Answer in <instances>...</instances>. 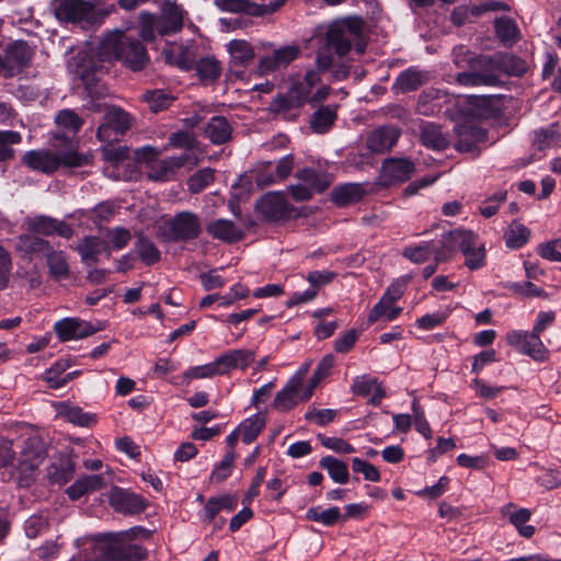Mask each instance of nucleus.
<instances>
[{"mask_svg":"<svg viewBox=\"0 0 561 561\" xmlns=\"http://www.w3.org/2000/svg\"><path fill=\"white\" fill-rule=\"evenodd\" d=\"M513 295L524 297V298H534V297H546V291L535 285L534 283L526 282H511L505 285Z\"/></svg>","mask_w":561,"mask_h":561,"instance_id":"nucleus-58","label":"nucleus"},{"mask_svg":"<svg viewBox=\"0 0 561 561\" xmlns=\"http://www.w3.org/2000/svg\"><path fill=\"white\" fill-rule=\"evenodd\" d=\"M466 115L472 119H496L502 115L500 95H471Z\"/></svg>","mask_w":561,"mask_h":561,"instance_id":"nucleus-18","label":"nucleus"},{"mask_svg":"<svg viewBox=\"0 0 561 561\" xmlns=\"http://www.w3.org/2000/svg\"><path fill=\"white\" fill-rule=\"evenodd\" d=\"M206 231L214 239L233 244L244 238V232L230 219H215L206 226Z\"/></svg>","mask_w":561,"mask_h":561,"instance_id":"nucleus-26","label":"nucleus"},{"mask_svg":"<svg viewBox=\"0 0 561 561\" xmlns=\"http://www.w3.org/2000/svg\"><path fill=\"white\" fill-rule=\"evenodd\" d=\"M102 67L93 64L82 65L79 71L80 78L88 94L98 98V84L101 80Z\"/></svg>","mask_w":561,"mask_h":561,"instance_id":"nucleus-53","label":"nucleus"},{"mask_svg":"<svg viewBox=\"0 0 561 561\" xmlns=\"http://www.w3.org/2000/svg\"><path fill=\"white\" fill-rule=\"evenodd\" d=\"M319 467L325 470L333 482L346 484L350 481L347 463L333 456H324L319 461Z\"/></svg>","mask_w":561,"mask_h":561,"instance_id":"nucleus-42","label":"nucleus"},{"mask_svg":"<svg viewBox=\"0 0 561 561\" xmlns=\"http://www.w3.org/2000/svg\"><path fill=\"white\" fill-rule=\"evenodd\" d=\"M175 99L170 91L163 89L147 90L141 96V100L148 104L149 110L156 114L168 110Z\"/></svg>","mask_w":561,"mask_h":561,"instance_id":"nucleus-43","label":"nucleus"},{"mask_svg":"<svg viewBox=\"0 0 561 561\" xmlns=\"http://www.w3.org/2000/svg\"><path fill=\"white\" fill-rule=\"evenodd\" d=\"M286 0H274L268 4H260L251 0H215L216 5L226 12L241 13L249 16H264L279 10Z\"/></svg>","mask_w":561,"mask_h":561,"instance_id":"nucleus-12","label":"nucleus"},{"mask_svg":"<svg viewBox=\"0 0 561 561\" xmlns=\"http://www.w3.org/2000/svg\"><path fill=\"white\" fill-rule=\"evenodd\" d=\"M415 163L408 158L390 157L383 160L380 181L383 186H392L407 182L415 172Z\"/></svg>","mask_w":561,"mask_h":561,"instance_id":"nucleus-11","label":"nucleus"},{"mask_svg":"<svg viewBox=\"0 0 561 561\" xmlns=\"http://www.w3.org/2000/svg\"><path fill=\"white\" fill-rule=\"evenodd\" d=\"M134 247L138 257L147 266H152L161 260V252L158 247L142 233L137 236Z\"/></svg>","mask_w":561,"mask_h":561,"instance_id":"nucleus-46","label":"nucleus"},{"mask_svg":"<svg viewBox=\"0 0 561 561\" xmlns=\"http://www.w3.org/2000/svg\"><path fill=\"white\" fill-rule=\"evenodd\" d=\"M233 67H247L255 57L254 49L250 43L244 39H232L227 44Z\"/></svg>","mask_w":561,"mask_h":561,"instance_id":"nucleus-41","label":"nucleus"},{"mask_svg":"<svg viewBox=\"0 0 561 561\" xmlns=\"http://www.w3.org/2000/svg\"><path fill=\"white\" fill-rule=\"evenodd\" d=\"M456 141L454 148L458 152L480 151L479 145L488 138V130L474 122V119L465 115L461 123L456 124Z\"/></svg>","mask_w":561,"mask_h":561,"instance_id":"nucleus-8","label":"nucleus"},{"mask_svg":"<svg viewBox=\"0 0 561 561\" xmlns=\"http://www.w3.org/2000/svg\"><path fill=\"white\" fill-rule=\"evenodd\" d=\"M106 55L122 61L133 71H140L149 61L146 47L140 39L126 35L123 31L108 33L101 42Z\"/></svg>","mask_w":561,"mask_h":561,"instance_id":"nucleus-1","label":"nucleus"},{"mask_svg":"<svg viewBox=\"0 0 561 561\" xmlns=\"http://www.w3.org/2000/svg\"><path fill=\"white\" fill-rule=\"evenodd\" d=\"M495 55H477L468 59L469 70L457 75V82L463 87H501Z\"/></svg>","mask_w":561,"mask_h":561,"instance_id":"nucleus-3","label":"nucleus"},{"mask_svg":"<svg viewBox=\"0 0 561 561\" xmlns=\"http://www.w3.org/2000/svg\"><path fill=\"white\" fill-rule=\"evenodd\" d=\"M352 469L356 473H363L367 481L378 482L381 479L379 470L373 463L358 457L352 459Z\"/></svg>","mask_w":561,"mask_h":561,"instance_id":"nucleus-64","label":"nucleus"},{"mask_svg":"<svg viewBox=\"0 0 561 561\" xmlns=\"http://www.w3.org/2000/svg\"><path fill=\"white\" fill-rule=\"evenodd\" d=\"M265 426V419L259 413L251 415L241 422L238 426L241 433V440L245 445L252 444Z\"/></svg>","mask_w":561,"mask_h":561,"instance_id":"nucleus-50","label":"nucleus"},{"mask_svg":"<svg viewBox=\"0 0 561 561\" xmlns=\"http://www.w3.org/2000/svg\"><path fill=\"white\" fill-rule=\"evenodd\" d=\"M115 531L95 534L90 538L88 561H116L118 538Z\"/></svg>","mask_w":561,"mask_h":561,"instance_id":"nucleus-14","label":"nucleus"},{"mask_svg":"<svg viewBox=\"0 0 561 561\" xmlns=\"http://www.w3.org/2000/svg\"><path fill=\"white\" fill-rule=\"evenodd\" d=\"M27 228L38 237L59 236L64 239H71L73 229L65 220H58L47 215H38L27 221Z\"/></svg>","mask_w":561,"mask_h":561,"instance_id":"nucleus-16","label":"nucleus"},{"mask_svg":"<svg viewBox=\"0 0 561 561\" xmlns=\"http://www.w3.org/2000/svg\"><path fill=\"white\" fill-rule=\"evenodd\" d=\"M53 245L50 242L35 233H23L16 238L15 250L30 261L46 255Z\"/></svg>","mask_w":561,"mask_h":561,"instance_id":"nucleus-25","label":"nucleus"},{"mask_svg":"<svg viewBox=\"0 0 561 561\" xmlns=\"http://www.w3.org/2000/svg\"><path fill=\"white\" fill-rule=\"evenodd\" d=\"M215 180V170L203 168L187 179V187L192 194H198L209 186Z\"/></svg>","mask_w":561,"mask_h":561,"instance_id":"nucleus-56","label":"nucleus"},{"mask_svg":"<svg viewBox=\"0 0 561 561\" xmlns=\"http://www.w3.org/2000/svg\"><path fill=\"white\" fill-rule=\"evenodd\" d=\"M105 485L101 474L84 476L67 488L66 493L70 500L77 501L88 493L99 491Z\"/></svg>","mask_w":561,"mask_h":561,"instance_id":"nucleus-34","label":"nucleus"},{"mask_svg":"<svg viewBox=\"0 0 561 561\" xmlns=\"http://www.w3.org/2000/svg\"><path fill=\"white\" fill-rule=\"evenodd\" d=\"M462 229H455L442 234L440 239L431 240V252L434 262L444 263L449 261L458 251Z\"/></svg>","mask_w":561,"mask_h":561,"instance_id":"nucleus-22","label":"nucleus"},{"mask_svg":"<svg viewBox=\"0 0 561 561\" xmlns=\"http://www.w3.org/2000/svg\"><path fill=\"white\" fill-rule=\"evenodd\" d=\"M157 22V33L161 36H169L181 32L183 28L182 9L176 4H172Z\"/></svg>","mask_w":561,"mask_h":561,"instance_id":"nucleus-36","label":"nucleus"},{"mask_svg":"<svg viewBox=\"0 0 561 561\" xmlns=\"http://www.w3.org/2000/svg\"><path fill=\"white\" fill-rule=\"evenodd\" d=\"M428 81L427 71L420 70L411 66L402 70L392 85V89H398L402 93H410L419 90Z\"/></svg>","mask_w":561,"mask_h":561,"instance_id":"nucleus-28","label":"nucleus"},{"mask_svg":"<svg viewBox=\"0 0 561 561\" xmlns=\"http://www.w3.org/2000/svg\"><path fill=\"white\" fill-rule=\"evenodd\" d=\"M407 282L403 279L393 280L385 290L378 302L370 309L367 317V324L371 325L379 321V316L383 313L387 305H393L404 294Z\"/></svg>","mask_w":561,"mask_h":561,"instance_id":"nucleus-23","label":"nucleus"},{"mask_svg":"<svg viewBox=\"0 0 561 561\" xmlns=\"http://www.w3.org/2000/svg\"><path fill=\"white\" fill-rule=\"evenodd\" d=\"M55 123L69 134L76 135L83 125V119L73 111L64 108L55 117Z\"/></svg>","mask_w":561,"mask_h":561,"instance_id":"nucleus-55","label":"nucleus"},{"mask_svg":"<svg viewBox=\"0 0 561 561\" xmlns=\"http://www.w3.org/2000/svg\"><path fill=\"white\" fill-rule=\"evenodd\" d=\"M364 21L359 16H348L331 23L325 32L324 47L339 57L346 56L353 45V38L363 34Z\"/></svg>","mask_w":561,"mask_h":561,"instance_id":"nucleus-2","label":"nucleus"},{"mask_svg":"<svg viewBox=\"0 0 561 561\" xmlns=\"http://www.w3.org/2000/svg\"><path fill=\"white\" fill-rule=\"evenodd\" d=\"M420 138L422 145L432 150L442 151L449 146V141L442 133L440 126L431 122L422 125Z\"/></svg>","mask_w":561,"mask_h":561,"instance_id":"nucleus-39","label":"nucleus"},{"mask_svg":"<svg viewBox=\"0 0 561 561\" xmlns=\"http://www.w3.org/2000/svg\"><path fill=\"white\" fill-rule=\"evenodd\" d=\"M236 458V453L233 450H228L224 458L215 465L210 473V480L215 483H222L226 481L232 474Z\"/></svg>","mask_w":561,"mask_h":561,"instance_id":"nucleus-54","label":"nucleus"},{"mask_svg":"<svg viewBox=\"0 0 561 561\" xmlns=\"http://www.w3.org/2000/svg\"><path fill=\"white\" fill-rule=\"evenodd\" d=\"M59 413L67 422L77 426L92 427L98 423L96 414L84 412L81 407L76 404L62 403Z\"/></svg>","mask_w":561,"mask_h":561,"instance_id":"nucleus-40","label":"nucleus"},{"mask_svg":"<svg viewBox=\"0 0 561 561\" xmlns=\"http://www.w3.org/2000/svg\"><path fill=\"white\" fill-rule=\"evenodd\" d=\"M194 69L203 84H209L221 76V65L215 57H203L195 61Z\"/></svg>","mask_w":561,"mask_h":561,"instance_id":"nucleus-45","label":"nucleus"},{"mask_svg":"<svg viewBox=\"0 0 561 561\" xmlns=\"http://www.w3.org/2000/svg\"><path fill=\"white\" fill-rule=\"evenodd\" d=\"M377 383L376 377L366 374L354 378L351 390L353 394L366 398L373 392Z\"/></svg>","mask_w":561,"mask_h":561,"instance_id":"nucleus-63","label":"nucleus"},{"mask_svg":"<svg viewBox=\"0 0 561 561\" xmlns=\"http://www.w3.org/2000/svg\"><path fill=\"white\" fill-rule=\"evenodd\" d=\"M116 561H144L148 558V550L142 545L134 543L117 537Z\"/></svg>","mask_w":561,"mask_h":561,"instance_id":"nucleus-47","label":"nucleus"},{"mask_svg":"<svg viewBox=\"0 0 561 561\" xmlns=\"http://www.w3.org/2000/svg\"><path fill=\"white\" fill-rule=\"evenodd\" d=\"M306 387L302 378L298 375L293 376L286 385L276 393L273 401V408L279 412L293 410L300 402H306L310 398H305Z\"/></svg>","mask_w":561,"mask_h":561,"instance_id":"nucleus-13","label":"nucleus"},{"mask_svg":"<svg viewBox=\"0 0 561 561\" xmlns=\"http://www.w3.org/2000/svg\"><path fill=\"white\" fill-rule=\"evenodd\" d=\"M22 161L31 170L46 174H51L58 170L56 153L48 150H30L24 153Z\"/></svg>","mask_w":561,"mask_h":561,"instance_id":"nucleus-29","label":"nucleus"},{"mask_svg":"<svg viewBox=\"0 0 561 561\" xmlns=\"http://www.w3.org/2000/svg\"><path fill=\"white\" fill-rule=\"evenodd\" d=\"M130 128V116L119 107H114L104 116V122L98 127L96 137L100 141H111L124 135Z\"/></svg>","mask_w":561,"mask_h":561,"instance_id":"nucleus-15","label":"nucleus"},{"mask_svg":"<svg viewBox=\"0 0 561 561\" xmlns=\"http://www.w3.org/2000/svg\"><path fill=\"white\" fill-rule=\"evenodd\" d=\"M58 169L64 168H81L93 163V154L91 152H79L77 150H64L56 153Z\"/></svg>","mask_w":561,"mask_h":561,"instance_id":"nucleus-49","label":"nucleus"},{"mask_svg":"<svg viewBox=\"0 0 561 561\" xmlns=\"http://www.w3.org/2000/svg\"><path fill=\"white\" fill-rule=\"evenodd\" d=\"M140 30L139 35L145 42H153L156 39L157 32V19L156 16L147 11H142L139 14Z\"/></svg>","mask_w":561,"mask_h":561,"instance_id":"nucleus-62","label":"nucleus"},{"mask_svg":"<svg viewBox=\"0 0 561 561\" xmlns=\"http://www.w3.org/2000/svg\"><path fill=\"white\" fill-rule=\"evenodd\" d=\"M22 136L19 131L14 130H0V162L11 160L14 151L10 145L20 144Z\"/></svg>","mask_w":561,"mask_h":561,"instance_id":"nucleus-59","label":"nucleus"},{"mask_svg":"<svg viewBox=\"0 0 561 561\" xmlns=\"http://www.w3.org/2000/svg\"><path fill=\"white\" fill-rule=\"evenodd\" d=\"M106 241L108 243V252L119 251L128 245L131 240V233L127 228L114 227L106 231Z\"/></svg>","mask_w":561,"mask_h":561,"instance_id":"nucleus-57","label":"nucleus"},{"mask_svg":"<svg viewBox=\"0 0 561 561\" xmlns=\"http://www.w3.org/2000/svg\"><path fill=\"white\" fill-rule=\"evenodd\" d=\"M116 561H144L148 558V550L142 545L134 543L117 537Z\"/></svg>","mask_w":561,"mask_h":561,"instance_id":"nucleus-48","label":"nucleus"},{"mask_svg":"<svg viewBox=\"0 0 561 561\" xmlns=\"http://www.w3.org/2000/svg\"><path fill=\"white\" fill-rule=\"evenodd\" d=\"M233 128L221 115L213 116L205 126L204 135L214 145L227 144L232 137Z\"/></svg>","mask_w":561,"mask_h":561,"instance_id":"nucleus-30","label":"nucleus"},{"mask_svg":"<svg viewBox=\"0 0 561 561\" xmlns=\"http://www.w3.org/2000/svg\"><path fill=\"white\" fill-rule=\"evenodd\" d=\"M501 513L516 528L519 536L529 539L535 535L536 528L533 525H527L531 518L530 510L517 508L516 504L508 503L502 507Z\"/></svg>","mask_w":561,"mask_h":561,"instance_id":"nucleus-24","label":"nucleus"},{"mask_svg":"<svg viewBox=\"0 0 561 561\" xmlns=\"http://www.w3.org/2000/svg\"><path fill=\"white\" fill-rule=\"evenodd\" d=\"M400 136V129L393 125L379 126L369 133L367 148L374 153H386L397 145Z\"/></svg>","mask_w":561,"mask_h":561,"instance_id":"nucleus-21","label":"nucleus"},{"mask_svg":"<svg viewBox=\"0 0 561 561\" xmlns=\"http://www.w3.org/2000/svg\"><path fill=\"white\" fill-rule=\"evenodd\" d=\"M402 255L415 264L428 261L432 257L430 241H422L416 245L405 247Z\"/></svg>","mask_w":561,"mask_h":561,"instance_id":"nucleus-60","label":"nucleus"},{"mask_svg":"<svg viewBox=\"0 0 561 561\" xmlns=\"http://www.w3.org/2000/svg\"><path fill=\"white\" fill-rule=\"evenodd\" d=\"M45 257L49 276L54 280L60 282L69 278L70 266L68 263V255L65 251L56 250L51 247Z\"/></svg>","mask_w":561,"mask_h":561,"instance_id":"nucleus-32","label":"nucleus"},{"mask_svg":"<svg viewBox=\"0 0 561 561\" xmlns=\"http://www.w3.org/2000/svg\"><path fill=\"white\" fill-rule=\"evenodd\" d=\"M366 190L360 183H344L335 186L330 193L331 202L337 207H346L360 202Z\"/></svg>","mask_w":561,"mask_h":561,"instance_id":"nucleus-27","label":"nucleus"},{"mask_svg":"<svg viewBox=\"0 0 561 561\" xmlns=\"http://www.w3.org/2000/svg\"><path fill=\"white\" fill-rule=\"evenodd\" d=\"M8 57L18 66H26L32 58L31 49L25 41H16L8 48Z\"/></svg>","mask_w":561,"mask_h":561,"instance_id":"nucleus-61","label":"nucleus"},{"mask_svg":"<svg viewBox=\"0 0 561 561\" xmlns=\"http://www.w3.org/2000/svg\"><path fill=\"white\" fill-rule=\"evenodd\" d=\"M105 251L110 256L108 243L95 236H88L83 239L82 243L78 247V252L81 260L87 265L96 264L99 255Z\"/></svg>","mask_w":561,"mask_h":561,"instance_id":"nucleus-35","label":"nucleus"},{"mask_svg":"<svg viewBox=\"0 0 561 561\" xmlns=\"http://www.w3.org/2000/svg\"><path fill=\"white\" fill-rule=\"evenodd\" d=\"M298 45H286L273 51L270 56H264L259 60L260 75H268L282 68H286L300 56Z\"/></svg>","mask_w":561,"mask_h":561,"instance_id":"nucleus-19","label":"nucleus"},{"mask_svg":"<svg viewBox=\"0 0 561 561\" xmlns=\"http://www.w3.org/2000/svg\"><path fill=\"white\" fill-rule=\"evenodd\" d=\"M47 456V444L39 435H32L23 442L21 457L15 459L14 472L12 478L16 479L19 484L28 485L34 471Z\"/></svg>","mask_w":561,"mask_h":561,"instance_id":"nucleus-4","label":"nucleus"},{"mask_svg":"<svg viewBox=\"0 0 561 561\" xmlns=\"http://www.w3.org/2000/svg\"><path fill=\"white\" fill-rule=\"evenodd\" d=\"M306 519L322 524L325 527H334L342 522V514L337 506L322 510L321 506H312L306 512Z\"/></svg>","mask_w":561,"mask_h":561,"instance_id":"nucleus-44","label":"nucleus"},{"mask_svg":"<svg viewBox=\"0 0 561 561\" xmlns=\"http://www.w3.org/2000/svg\"><path fill=\"white\" fill-rule=\"evenodd\" d=\"M530 238V230L523 224L513 222L504 232L505 245L512 250L523 248Z\"/></svg>","mask_w":561,"mask_h":561,"instance_id":"nucleus-51","label":"nucleus"},{"mask_svg":"<svg viewBox=\"0 0 561 561\" xmlns=\"http://www.w3.org/2000/svg\"><path fill=\"white\" fill-rule=\"evenodd\" d=\"M202 233V224L198 216L192 211H180L167 224L163 238L169 242H188Z\"/></svg>","mask_w":561,"mask_h":561,"instance_id":"nucleus-5","label":"nucleus"},{"mask_svg":"<svg viewBox=\"0 0 561 561\" xmlns=\"http://www.w3.org/2000/svg\"><path fill=\"white\" fill-rule=\"evenodd\" d=\"M495 64L500 78L502 75L523 77L527 72V62L522 57L508 53H495Z\"/></svg>","mask_w":561,"mask_h":561,"instance_id":"nucleus-31","label":"nucleus"},{"mask_svg":"<svg viewBox=\"0 0 561 561\" xmlns=\"http://www.w3.org/2000/svg\"><path fill=\"white\" fill-rule=\"evenodd\" d=\"M255 208L265 221L277 222L288 214L287 202L278 192H271L257 201Z\"/></svg>","mask_w":561,"mask_h":561,"instance_id":"nucleus-20","label":"nucleus"},{"mask_svg":"<svg viewBox=\"0 0 561 561\" xmlns=\"http://www.w3.org/2000/svg\"><path fill=\"white\" fill-rule=\"evenodd\" d=\"M108 503L114 512L124 516L139 515L149 506V501L142 495L121 486H113L111 489Z\"/></svg>","mask_w":561,"mask_h":561,"instance_id":"nucleus-9","label":"nucleus"},{"mask_svg":"<svg viewBox=\"0 0 561 561\" xmlns=\"http://www.w3.org/2000/svg\"><path fill=\"white\" fill-rule=\"evenodd\" d=\"M101 330L103 327L99 322L93 324L75 317L60 319L54 324V332L60 342L85 339Z\"/></svg>","mask_w":561,"mask_h":561,"instance_id":"nucleus-10","label":"nucleus"},{"mask_svg":"<svg viewBox=\"0 0 561 561\" xmlns=\"http://www.w3.org/2000/svg\"><path fill=\"white\" fill-rule=\"evenodd\" d=\"M92 7L83 0H66L57 9V16L68 22H81L88 19Z\"/></svg>","mask_w":561,"mask_h":561,"instance_id":"nucleus-33","label":"nucleus"},{"mask_svg":"<svg viewBox=\"0 0 561 561\" xmlns=\"http://www.w3.org/2000/svg\"><path fill=\"white\" fill-rule=\"evenodd\" d=\"M506 343L519 354L543 363L549 358V350L545 346L540 335L533 331L511 330L505 336Z\"/></svg>","mask_w":561,"mask_h":561,"instance_id":"nucleus-6","label":"nucleus"},{"mask_svg":"<svg viewBox=\"0 0 561 561\" xmlns=\"http://www.w3.org/2000/svg\"><path fill=\"white\" fill-rule=\"evenodd\" d=\"M238 506L236 494L226 493L220 496H211L204 506L205 520L213 522L221 512H233Z\"/></svg>","mask_w":561,"mask_h":561,"instance_id":"nucleus-37","label":"nucleus"},{"mask_svg":"<svg viewBox=\"0 0 561 561\" xmlns=\"http://www.w3.org/2000/svg\"><path fill=\"white\" fill-rule=\"evenodd\" d=\"M458 251L465 255V265L470 271H478L485 265L484 244H478V234L473 231L461 230Z\"/></svg>","mask_w":561,"mask_h":561,"instance_id":"nucleus-17","label":"nucleus"},{"mask_svg":"<svg viewBox=\"0 0 561 561\" xmlns=\"http://www.w3.org/2000/svg\"><path fill=\"white\" fill-rule=\"evenodd\" d=\"M334 366V357L329 354L321 358L319 364L317 365L316 370L313 371L308 386L306 387V396L305 398H311L316 387L328 376H330L332 368Z\"/></svg>","mask_w":561,"mask_h":561,"instance_id":"nucleus-52","label":"nucleus"},{"mask_svg":"<svg viewBox=\"0 0 561 561\" xmlns=\"http://www.w3.org/2000/svg\"><path fill=\"white\" fill-rule=\"evenodd\" d=\"M337 119L335 105H321L311 116L310 127L317 134H327Z\"/></svg>","mask_w":561,"mask_h":561,"instance_id":"nucleus-38","label":"nucleus"},{"mask_svg":"<svg viewBox=\"0 0 561 561\" xmlns=\"http://www.w3.org/2000/svg\"><path fill=\"white\" fill-rule=\"evenodd\" d=\"M294 164L295 157L291 153L280 158L276 164L272 161L260 162L254 171V181L256 186L263 190L284 181L291 173Z\"/></svg>","mask_w":561,"mask_h":561,"instance_id":"nucleus-7","label":"nucleus"}]
</instances>
